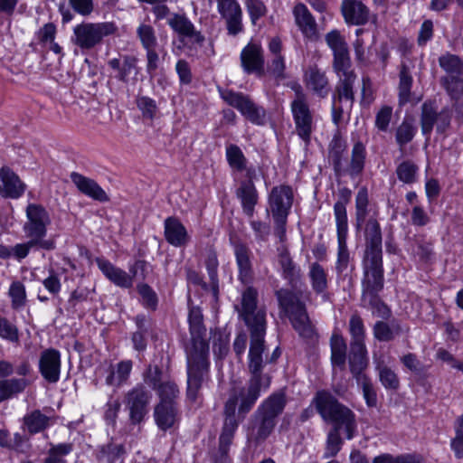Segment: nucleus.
<instances>
[{
    "label": "nucleus",
    "mask_w": 463,
    "mask_h": 463,
    "mask_svg": "<svg viewBox=\"0 0 463 463\" xmlns=\"http://www.w3.org/2000/svg\"><path fill=\"white\" fill-rule=\"evenodd\" d=\"M241 62L246 73L262 74L264 71L263 52L260 45L250 43L241 51Z\"/></svg>",
    "instance_id": "nucleus-24"
},
{
    "label": "nucleus",
    "mask_w": 463,
    "mask_h": 463,
    "mask_svg": "<svg viewBox=\"0 0 463 463\" xmlns=\"http://www.w3.org/2000/svg\"><path fill=\"white\" fill-rule=\"evenodd\" d=\"M395 172L399 181L411 184L417 181L419 167L412 160H404L397 165Z\"/></svg>",
    "instance_id": "nucleus-44"
},
{
    "label": "nucleus",
    "mask_w": 463,
    "mask_h": 463,
    "mask_svg": "<svg viewBox=\"0 0 463 463\" xmlns=\"http://www.w3.org/2000/svg\"><path fill=\"white\" fill-rule=\"evenodd\" d=\"M217 9L225 20L229 35L235 36L243 31L242 10L237 0H216Z\"/></svg>",
    "instance_id": "nucleus-18"
},
{
    "label": "nucleus",
    "mask_w": 463,
    "mask_h": 463,
    "mask_svg": "<svg viewBox=\"0 0 463 463\" xmlns=\"http://www.w3.org/2000/svg\"><path fill=\"white\" fill-rule=\"evenodd\" d=\"M49 417L35 410L24 417V424L30 433L35 434L49 426Z\"/></svg>",
    "instance_id": "nucleus-45"
},
{
    "label": "nucleus",
    "mask_w": 463,
    "mask_h": 463,
    "mask_svg": "<svg viewBox=\"0 0 463 463\" xmlns=\"http://www.w3.org/2000/svg\"><path fill=\"white\" fill-rule=\"evenodd\" d=\"M341 12L348 24L364 25L370 19V11L361 1L344 0Z\"/></svg>",
    "instance_id": "nucleus-25"
},
{
    "label": "nucleus",
    "mask_w": 463,
    "mask_h": 463,
    "mask_svg": "<svg viewBox=\"0 0 463 463\" xmlns=\"http://www.w3.org/2000/svg\"><path fill=\"white\" fill-rule=\"evenodd\" d=\"M133 368L131 360H123L116 364H110L107 370L105 383L109 386L119 388L126 384Z\"/></svg>",
    "instance_id": "nucleus-29"
},
{
    "label": "nucleus",
    "mask_w": 463,
    "mask_h": 463,
    "mask_svg": "<svg viewBox=\"0 0 463 463\" xmlns=\"http://www.w3.org/2000/svg\"><path fill=\"white\" fill-rule=\"evenodd\" d=\"M293 191L288 185L274 186L269 195V208L274 222V233L283 241L286 237L288 216L293 203Z\"/></svg>",
    "instance_id": "nucleus-7"
},
{
    "label": "nucleus",
    "mask_w": 463,
    "mask_h": 463,
    "mask_svg": "<svg viewBox=\"0 0 463 463\" xmlns=\"http://www.w3.org/2000/svg\"><path fill=\"white\" fill-rule=\"evenodd\" d=\"M241 398L235 394H230L224 404V422L219 437L218 453L214 463H232L229 458L230 447L232 443L234 434L239 427L240 420L244 416L239 414Z\"/></svg>",
    "instance_id": "nucleus-6"
},
{
    "label": "nucleus",
    "mask_w": 463,
    "mask_h": 463,
    "mask_svg": "<svg viewBox=\"0 0 463 463\" xmlns=\"http://www.w3.org/2000/svg\"><path fill=\"white\" fill-rule=\"evenodd\" d=\"M330 344L332 364L343 369L346 360V344L344 338L338 335H332Z\"/></svg>",
    "instance_id": "nucleus-43"
},
{
    "label": "nucleus",
    "mask_w": 463,
    "mask_h": 463,
    "mask_svg": "<svg viewBox=\"0 0 463 463\" xmlns=\"http://www.w3.org/2000/svg\"><path fill=\"white\" fill-rule=\"evenodd\" d=\"M245 5L252 24L267 14V7L261 0H246Z\"/></svg>",
    "instance_id": "nucleus-60"
},
{
    "label": "nucleus",
    "mask_w": 463,
    "mask_h": 463,
    "mask_svg": "<svg viewBox=\"0 0 463 463\" xmlns=\"http://www.w3.org/2000/svg\"><path fill=\"white\" fill-rule=\"evenodd\" d=\"M392 116V109L389 106H383L376 113L375 116V127L383 132L388 130L391 119Z\"/></svg>",
    "instance_id": "nucleus-63"
},
{
    "label": "nucleus",
    "mask_w": 463,
    "mask_h": 463,
    "mask_svg": "<svg viewBox=\"0 0 463 463\" xmlns=\"http://www.w3.org/2000/svg\"><path fill=\"white\" fill-rule=\"evenodd\" d=\"M73 449L71 443H59L52 445L48 450L47 457L44 458L43 463H67L65 457L69 455Z\"/></svg>",
    "instance_id": "nucleus-47"
},
{
    "label": "nucleus",
    "mask_w": 463,
    "mask_h": 463,
    "mask_svg": "<svg viewBox=\"0 0 463 463\" xmlns=\"http://www.w3.org/2000/svg\"><path fill=\"white\" fill-rule=\"evenodd\" d=\"M8 294L14 309H20L25 305L26 293L23 283L19 281L13 282L9 288Z\"/></svg>",
    "instance_id": "nucleus-56"
},
{
    "label": "nucleus",
    "mask_w": 463,
    "mask_h": 463,
    "mask_svg": "<svg viewBox=\"0 0 463 463\" xmlns=\"http://www.w3.org/2000/svg\"><path fill=\"white\" fill-rule=\"evenodd\" d=\"M221 98L231 107L235 108L251 124L264 126L268 121L267 111L255 103L250 96L227 89H218Z\"/></svg>",
    "instance_id": "nucleus-11"
},
{
    "label": "nucleus",
    "mask_w": 463,
    "mask_h": 463,
    "mask_svg": "<svg viewBox=\"0 0 463 463\" xmlns=\"http://www.w3.org/2000/svg\"><path fill=\"white\" fill-rule=\"evenodd\" d=\"M452 112L449 107L442 108L440 111L433 101H425L421 105L420 127L422 135L430 137L434 126L437 133L443 134L450 127Z\"/></svg>",
    "instance_id": "nucleus-13"
},
{
    "label": "nucleus",
    "mask_w": 463,
    "mask_h": 463,
    "mask_svg": "<svg viewBox=\"0 0 463 463\" xmlns=\"http://www.w3.org/2000/svg\"><path fill=\"white\" fill-rule=\"evenodd\" d=\"M264 332H252L248 354V369L250 374L247 387H233L230 394L241 398L239 414L244 416L254 406L260 396L261 390H267L270 385V377L264 373V368L269 363L268 358L263 354L265 347Z\"/></svg>",
    "instance_id": "nucleus-2"
},
{
    "label": "nucleus",
    "mask_w": 463,
    "mask_h": 463,
    "mask_svg": "<svg viewBox=\"0 0 463 463\" xmlns=\"http://www.w3.org/2000/svg\"><path fill=\"white\" fill-rule=\"evenodd\" d=\"M145 383L154 390L162 383V370L158 365H149L144 373Z\"/></svg>",
    "instance_id": "nucleus-64"
},
{
    "label": "nucleus",
    "mask_w": 463,
    "mask_h": 463,
    "mask_svg": "<svg viewBox=\"0 0 463 463\" xmlns=\"http://www.w3.org/2000/svg\"><path fill=\"white\" fill-rule=\"evenodd\" d=\"M370 213L369 196L366 187H361L355 196V229L360 232Z\"/></svg>",
    "instance_id": "nucleus-38"
},
{
    "label": "nucleus",
    "mask_w": 463,
    "mask_h": 463,
    "mask_svg": "<svg viewBox=\"0 0 463 463\" xmlns=\"http://www.w3.org/2000/svg\"><path fill=\"white\" fill-rule=\"evenodd\" d=\"M154 418L161 430H167L178 425L180 413L177 405L157 404L155 407Z\"/></svg>",
    "instance_id": "nucleus-28"
},
{
    "label": "nucleus",
    "mask_w": 463,
    "mask_h": 463,
    "mask_svg": "<svg viewBox=\"0 0 463 463\" xmlns=\"http://www.w3.org/2000/svg\"><path fill=\"white\" fill-rule=\"evenodd\" d=\"M310 279L312 281L313 288L320 293L326 288V276L325 270L315 262L309 271Z\"/></svg>",
    "instance_id": "nucleus-58"
},
{
    "label": "nucleus",
    "mask_w": 463,
    "mask_h": 463,
    "mask_svg": "<svg viewBox=\"0 0 463 463\" xmlns=\"http://www.w3.org/2000/svg\"><path fill=\"white\" fill-rule=\"evenodd\" d=\"M355 80L356 75L340 77L339 81L335 87V95L334 96V99H335L336 103L339 104L345 101L349 109H351L354 101V94L353 88Z\"/></svg>",
    "instance_id": "nucleus-37"
},
{
    "label": "nucleus",
    "mask_w": 463,
    "mask_h": 463,
    "mask_svg": "<svg viewBox=\"0 0 463 463\" xmlns=\"http://www.w3.org/2000/svg\"><path fill=\"white\" fill-rule=\"evenodd\" d=\"M236 196L241 201L243 213L251 218L259 201V194L254 183L251 181H241L236 190Z\"/></svg>",
    "instance_id": "nucleus-30"
},
{
    "label": "nucleus",
    "mask_w": 463,
    "mask_h": 463,
    "mask_svg": "<svg viewBox=\"0 0 463 463\" xmlns=\"http://www.w3.org/2000/svg\"><path fill=\"white\" fill-rule=\"evenodd\" d=\"M438 61L445 72L439 78L440 86L451 100H459L463 97V61L458 55L446 52Z\"/></svg>",
    "instance_id": "nucleus-9"
},
{
    "label": "nucleus",
    "mask_w": 463,
    "mask_h": 463,
    "mask_svg": "<svg viewBox=\"0 0 463 463\" xmlns=\"http://www.w3.org/2000/svg\"><path fill=\"white\" fill-rule=\"evenodd\" d=\"M376 215V213H373L369 216L367 222L364 224L366 246L364 260H382L383 236Z\"/></svg>",
    "instance_id": "nucleus-17"
},
{
    "label": "nucleus",
    "mask_w": 463,
    "mask_h": 463,
    "mask_svg": "<svg viewBox=\"0 0 463 463\" xmlns=\"http://www.w3.org/2000/svg\"><path fill=\"white\" fill-rule=\"evenodd\" d=\"M363 301L367 304L377 317L387 319L391 316V310L379 298L378 294L363 296Z\"/></svg>",
    "instance_id": "nucleus-51"
},
{
    "label": "nucleus",
    "mask_w": 463,
    "mask_h": 463,
    "mask_svg": "<svg viewBox=\"0 0 463 463\" xmlns=\"http://www.w3.org/2000/svg\"><path fill=\"white\" fill-rule=\"evenodd\" d=\"M349 332L352 336L350 345H365V329L363 319L356 314L353 315L349 320Z\"/></svg>",
    "instance_id": "nucleus-48"
},
{
    "label": "nucleus",
    "mask_w": 463,
    "mask_h": 463,
    "mask_svg": "<svg viewBox=\"0 0 463 463\" xmlns=\"http://www.w3.org/2000/svg\"><path fill=\"white\" fill-rule=\"evenodd\" d=\"M279 307L289 317L294 329L301 337L311 339L315 335L314 327L307 314L305 305L288 289L276 292Z\"/></svg>",
    "instance_id": "nucleus-8"
},
{
    "label": "nucleus",
    "mask_w": 463,
    "mask_h": 463,
    "mask_svg": "<svg viewBox=\"0 0 463 463\" xmlns=\"http://www.w3.org/2000/svg\"><path fill=\"white\" fill-rule=\"evenodd\" d=\"M374 364L379 381L383 388L389 391H397L400 388V379L395 371L382 357L375 358Z\"/></svg>",
    "instance_id": "nucleus-35"
},
{
    "label": "nucleus",
    "mask_w": 463,
    "mask_h": 463,
    "mask_svg": "<svg viewBox=\"0 0 463 463\" xmlns=\"http://www.w3.org/2000/svg\"><path fill=\"white\" fill-rule=\"evenodd\" d=\"M151 398V393L143 384H137L126 393L124 403L129 411L131 423L138 424L144 420L148 412Z\"/></svg>",
    "instance_id": "nucleus-15"
},
{
    "label": "nucleus",
    "mask_w": 463,
    "mask_h": 463,
    "mask_svg": "<svg viewBox=\"0 0 463 463\" xmlns=\"http://www.w3.org/2000/svg\"><path fill=\"white\" fill-rule=\"evenodd\" d=\"M159 397L158 404L177 405L179 389L173 381H165L155 389Z\"/></svg>",
    "instance_id": "nucleus-42"
},
{
    "label": "nucleus",
    "mask_w": 463,
    "mask_h": 463,
    "mask_svg": "<svg viewBox=\"0 0 463 463\" xmlns=\"http://www.w3.org/2000/svg\"><path fill=\"white\" fill-rule=\"evenodd\" d=\"M70 177L81 194L99 202L109 201L106 192L93 179L77 172L71 173Z\"/></svg>",
    "instance_id": "nucleus-26"
},
{
    "label": "nucleus",
    "mask_w": 463,
    "mask_h": 463,
    "mask_svg": "<svg viewBox=\"0 0 463 463\" xmlns=\"http://www.w3.org/2000/svg\"><path fill=\"white\" fill-rule=\"evenodd\" d=\"M286 397L282 392L271 394L259 406L254 414L253 434L257 442L265 440L273 431L276 418L283 411Z\"/></svg>",
    "instance_id": "nucleus-5"
},
{
    "label": "nucleus",
    "mask_w": 463,
    "mask_h": 463,
    "mask_svg": "<svg viewBox=\"0 0 463 463\" xmlns=\"http://www.w3.org/2000/svg\"><path fill=\"white\" fill-rule=\"evenodd\" d=\"M136 324L137 330L134 333L132 341L136 350L143 351L146 347V341L145 338V335L147 333L146 317L144 316H137L136 317Z\"/></svg>",
    "instance_id": "nucleus-54"
},
{
    "label": "nucleus",
    "mask_w": 463,
    "mask_h": 463,
    "mask_svg": "<svg viewBox=\"0 0 463 463\" xmlns=\"http://www.w3.org/2000/svg\"><path fill=\"white\" fill-rule=\"evenodd\" d=\"M383 262H364L363 296L378 294L383 288Z\"/></svg>",
    "instance_id": "nucleus-22"
},
{
    "label": "nucleus",
    "mask_w": 463,
    "mask_h": 463,
    "mask_svg": "<svg viewBox=\"0 0 463 463\" xmlns=\"http://www.w3.org/2000/svg\"><path fill=\"white\" fill-rule=\"evenodd\" d=\"M258 292L255 288L249 287L241 294L240 305L236 306L239 317L244 321L249 327L250 334L252 332L266 331V310L259 307Z\"/></svg>",
    "instance_id": "nucleus-12"
},
{
    "label": "nucleus",
    "mask_w": 463,
    "mask_h": 463,
    "mask_svg": "<svg viewBox=\"0 0 463 463\" xmlns=\"http://www.w3.org/2000/svg\"><path fill=\"white\" fill-rule=\"evenodd\" d=\"M26 185L19 176L8 167L0 169V195L5 198L17 199L21 197Z\"/></svg>",
    "instance_id": "nucleus-23"
},
{
    "label": "nucleus",
    "mask_w": 463,
    "mask_h": 463,
    "mask_svg": "<svg viewBox=\"0 0 463 463\" xmlns=\"http://www.w3.org/2000/svg\"><path fill=\"white\" fill-rule=\"evenodd\" d=\"M117 29L112 22L82 23L74 27L71 42L81 50L89 51L101 44L103 38L114 34Z\"/></svg>",
    "instance_id": "nucleus-10"
},
{
    "label": "nucleus",
    "mask_w": 463,
    "mask_h": 463,
    "mask_svg": "<svg viewBox=\"0 0 463 463\" xmlns=\"http://www.w3.org/2000/svg\"><path fill=\"white\" fill-rule=\"evenodd\" d=\"M373 331L377 340L388 342L393 339L395 335H400L402 332V327L396 320H392L390 325L378 321L374 324Z\"/></svg>",
    "instance_id": "nucleus-40"
},
{
    "label": "nucleus",
    "mask_w": 463,
    "mask_h": 463,
    "mask_svg": "<svg viewBox=\"0 0 463 463\" xmlns=\"http://www.w3.org/2000/svg\"><path fill=\"white\" fill-rule=\"evenodd\" d=\"M191 342L185 348L187 361V397L195 401L203 383L208 377L209 345L204 339L206 328L202 311L193 307L188 315Z\"/></svg>",
    "instance_id": "nucleus-1"
},
{
    "label": "nucleus",
    "mask_w": 463,
    "mask_h": 463,
    "mask_svg": "<svg viewBox=\"0 0 463 463\" xmlns=\"http://www.w3.org/2000/svg\"><path fill=\"white\" fill-rule=\"evenodd\" d=\"M108 64L118 71L117 79L125 83L129 81L131 76L137 77L138 74L137 59L135 56L125 55L122 60L114 58Z\"/></svg>",
    "instance_id": "nucleus-31"
},
{
    "label": "nucleus",
    "mask_w": 463,
    "mask_h": 463,
    "mask_svg": "<svg viewBox=\"0 0 463 463\" xmlns=\"http://www.w3.org/2000/svg\"><path fill=\"white\" fill-rule=\"evenodd\" d=\"M136 104L145 119L153 120L156 118L158 108L155 99L147 96H137Z\"/></svg>",
    "instance_id": "nucleus-50"
},
{
    "label": "nucleus",
    "mask_w": 463,
    "mask_h": 463,
    "mask_svg": "<svg viewBox=\"0 0 463 463\" xmlns=\"http://www.w3.org/2000/svg\"><path fill=\"white\" fill-rule=\"evenodd\" d=\"M226 159L233 170L242 172L246 169L247 158L237 145L231 144L226 147Z\"/></svg>",
    "instance_id": "nucleus-46"
},
{
    "label": "nucleus",
    "mask_w": 463,
    "mask_h": 463,
    "mask_svg": "<svg viewBox=\"0 0 463 463\" xmlns=\"http://www.w3.org/2000/svg\"><path fill=\"white\" fill-rule=\"evenodd\" d=\"M26 216L24 232L28 237L40 241L46 235V227L51 222L47 211L39 204L31 203L26 208Z\"/></svg>",
    "instance_id": "nucleus-16"
},
{
    "label": "nucleus",
    "mask_w": 463,
    "mask_h": 463,
    "mask_svg": "<svg viewBox=\"0 0 463 463\" xmlns=\"http://www.w3.org/2000/svg\"><path fill=\"white\" fill-rule=\"evenodd\" d=\"M97 264L105 277L116 286L125 288L132 287L133 278L136 275V270L133 268H130L129 273H128L116 267L112 262H97Z\"/></svg>",
    "instance_id": "nucleus-27"
},
{
    "label": "nucleus",
    "mask_w": 463,
    "mask_h": 463,
    "mask_svg": "<svg viewBox=\"0 0 463 463\" xmlns=\"http://www.w3.org/2000/svg\"><path fill=\"white\" fill-rule=\"evenodd\" d=\"M345 140L339 134L335 135L329 144V159L332 162L335 175L341 176L348 174L352 177L359 175L364 168L365 146L360 140L354 142L348 165L345 163Z\"/></svg>",
    "instance_id": "nucleus-4"
},
{
    "label": "nucleus",
    "mask_w": 463,
    "mask_h": 463,
    "mask_svg": "<svg viewBox=\"0 0 463 463\" xmlns=\"http://www.w3.org/2000/svg\"><path fill=\"white\" fill-rule=\"evenodd\" d=\"M326 42L333 52V69L338 77L355 75L351 70V59L346 42L340 33L333 30L326 33Z\"/></svg>",
    "instance_id": "nucleus-14"
},
{
    "label": "nucleus",
    "mask_w": 463,
    "mask_h": 463,
    "mask_svg": "<svg viewBox=\"0 0 463 463\" xmlns=\"http://www.w3.org/2000/svg\"><path fill=\"white\" fill-rule=\"evenodd\" d=\"M137 34L144 49L156 47L157 39L155 29L151 25L146 24H140L137 29Z\"/></svg>",
    "instance_id": "nucleus-55"
},
{
    "label": "nucleus",
    "mask_w": 463,
    "mask_h": 463,
    "mask_svg": "<svg viewBox=\"0 0 463 463\" xmlns=\"http://www.w3.org/2000/svg\"><path fill=\"white\" fill-rule=\"evenodd\" d=\"M315 402L321 417L334 425L327 435L325 457H335L340 451L343 443L340 431L344 430L347 439L354 438L356 430L354 414L326 392H317Z\"/></svg>",
    "instance_id": "nucleus-3"
},
{
    "label": "nucleus",
    "mask_w": 463,
    "mask_h": 463,
    "mask_svg": "<svg viewBox=\"0 0 463 463\" xmlns=\"http://www.w3.org/2000/svg\"><path fill=\"white\" fill-rule=\"evenodd\" d=\"M334 215L335 219L336 232L337 234H347L348 232V220L346 207L344 204H334Z\"/></svg>",
    "instance_id": "nucleus-59"
},
{
    "label": "nucleus",
    "mask_w": 463,
    "mask_h": 463,
    "mask_svg": "<svg viewBox=\"0 0 463 463\" xmlns=\"http://www.w3.org/2000/svg\"><path fill=\"white\" fill-rule=\"evenodd\" d=\"M0 337L11 343L19 342L18 327L0 315Z\"/></svg>",
    "instance_id": "nucleus-57"
},
{
    "label": "nucleus",
    "mask_w": 463,
    "mask_h": 463,
    "mask_svg": "<svg viewBox=\"0 0 463 463\" xmlns=\"http://www.w3.org/2000/svg\"><path fill=\"white\" fill-rule=\"evenodd\" d=\"M137 291L141 297L142 304L151 309H155L157 305L156 292L146 284L137 285Z\"/></svg>",
    "instance_id": "nucleus-61"
},
{
    "label": "nucleus",
    "mask_w": 463,
    "mask_h": 463,
    "mask_svg": "<svg viewBox=\"0 0 463 463\" xmlns=\"http://www.w3.org/2000/svg\"><path fill=\"white\" fill-rule=\"evenodd\" d=\"M455 437L450 441V448L457 458H463V413L459 415L454 423Z\"/></svg>",
    "instance_id": "nucleus-52"
},
{
    "label": "nucleus",
    "mask_w": 463,
    "mask_h": 463,
    "mask_svg": "<svg viewBox=\"0 0 463 463\" xmlns=\"http://www.w3.org/2000/svg\"><path fill=\"white\" fill-rule=\"evenodd\" d=\"M39 372L49 383H57L61 376V353L54 348L43 350L39 358Z\"/></svg>",
    "instance_id": "nucleus-21"
},
{
    "label": "nucleus",
    "mask_w": 463,
    "mask_h": 463,
    "mask_svg": "<svg viewBox=\"0 0 463 463\" xmlns=\"http://www.w3.org/2000/svg\"><path fill=\"white\" fill-rule=\"evenodd\" d=\"M290 109L296 133L306 145H308L314 130L313 115L309 106L307 102L290 105Z\"/></svg>",
    "instance_id": "nucleus-20"
},
{
    "label": "nucleus",
    "mask_w": 463,
    "mask_h": 463,
    "mask_svg": "<svg viewBox=\"0 0 463 463\" xmlns=\"http://www.w3.org/2000/svg\"><path fill=\"white\" fill-rule=\"evenodd\" d=\"M307 86L321 98L329 92L328 79L317 66L309 67L305 73Z\"/></svg>",
    "instance_id": "nucleus-34"
},
{
    "label": "nucleus",
    "mask_w": 463,
    "mask_h": 463,
    "mask_svg": "<svg viewBox=\"0 0 463 463\" xmlns=\"http://www.w3.org/2000/svg\"><path fill=\"white\" fill-rule=\"evenodd\" d=\"M356 383L362 390L366 405L370 408L376 407L377 392L372 380L368 376H359Z\"/></svg>",
    "instance_id": "nucleus-49"
},
{
    "label": "nucleus",
    "mask_w": 463,
    "mask_h": 463,
    "mask_svg": "<svg viewBox=\"0 0 463 463\" xmlns=\"http://www.w3.org/2000/svg\"><path fill=\"white\" fill-rule=\"evenodd\" d=\"M250 225L253 231L254 238L259 243L268 241L270 234V226L269 223L254 220L250 222Z\"/></svg>",
    "instance_id": "nucleus-62"
},
{
    "label": "nucleus",
    "mask_w": 463,
    "mask_h": 463,
    "mask_svg": "<svg viewBox=\"0 0 463 463\" xmlns=\"http://www.w3.org/2000/svg\"><path fill=\"white\" fill-rule=\"evenodd\" d=\"M293 15L296 24L305 36L312 37L316 34V20L304 4L299 3L294 6Z\"/></svg>",
    "instance_id": "nucleus-32"
},
{
    "label": "nucleus",
    "mask_w": 463,
    "mask_h": 463,
    "mask_svg": "<svg viewBox=\"0 0 463 463\" xmlns=\"http://www.w3.org/2000/svg\"><path fill=\"white\" fill-rule=\"evenodd\" d=\"M165 240L174 246H182L188 241L185 227L175 217H168L165 220Z\"/></svg>",
    "instance_id": "nucleus-33"
},
{
    "label": "nucleus",
    "mask_w": 463,
    "mask_h": 463,
    "mask_svg": "<svg viewBox=\"0 0 463 463\" xmlns=\"http://www.w3.org/2000/svg\"><path fill=\"white\" fill-rule=\"evenodd\" d=\"M367 364L368 357L365 345H359V347L356 345H350L349 366L355 380H357L359 376H367L363 373V371L366 368Z\"/></svg>",
    "instance_id": "nucleus-36"
},
{
    "label": "nucleus",
    "mask_w": 463,
    "mask_h": 463,
    "mask_svg": "<svg viewBox=\"0 0 463 463\" xmlns=\"http://www.w3.org/2000/svg\"><path fill=\"white\" fill-rule=\"evenodd\" d=\"M167 24L178 34L179 41L182 43L188 40L193 44L203 45L205 41L204 35L195 29L194 24L184 14H173L167 20Z\"/></svg>",
    "instance_id": "nucleus-19"
},
{
    "label": "nucleus",
    "mask_w": 463,
    "mask_h": 463,
    "mask_svg": "<svg viewBox=\"0 0 463 463\" xmlns=\"http://www.w3.org/2000/svg\"><path fill=\"white\" fill-rule=\"evenodd\" d=\"M416 133V128L413 124L408 120H403L402 124L396 129V142L400 146V148L402 147L411 142Z\"/></svg>",
    "instance_id": "nucleus-53"
},
{
    "label": "nucleus",
    "mask_w": 463,
    "mask_h": 463,
    "mask_svg": "<svg viewBox=\"0 0 463 463\" xmlns=\"http://www.w3.org/2000/svg\"><path fill=\"white\" fill-rule=\"evenodd\" d=\"M125 454L122 444L109 443L100 448L97 458L99 463H117L123 461Z\"/></svg>",
    "instance_id": "nucleus-41"
},
{
    "label": "nucleus",
    "mask_w": 463,
    "mask_h": 463,
    "mask_svg": "<svg viewBox=\"0 0 463 463\" xmlns=\"http://www.w3.org/2000/svg\"><path fill=\"white\" fill-rule=\"evenodd\" d=\"M413 78L407 64L402 63L399 73L398 99L399 105L403 106L411 101Z\"/></svg>",
    "instance_id": "nucleus-39"
}]
</instances>
